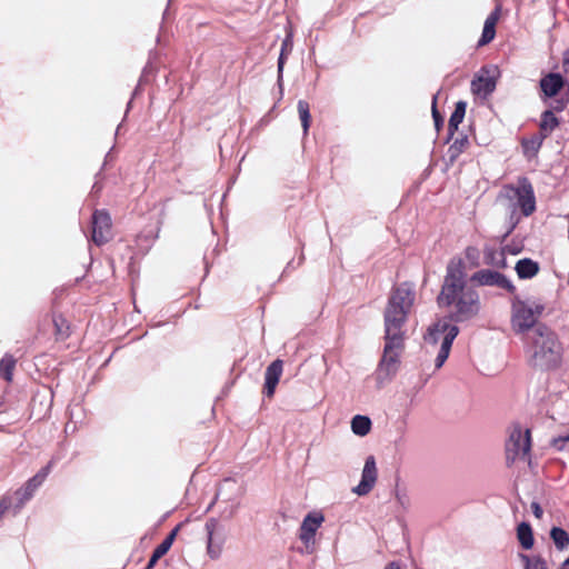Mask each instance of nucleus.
Here are the masks:
<instances>
[{"instance_id":"obj_1","label":"nucleus","mask_w":569,"mask_h":569,"mask_svg":"<svg viewBox=\"0 0 569 569\" xmlns=\"http://www.w3.org/2000/svg\"><path fill=\"white\" fill-rule=\"evenodd\" d=\"M525 353L530 368L549 372L560 368L563 346L558 333L548 325H541L536 333L525 337Z\"/></svg>"},{"instance_id":"obj_2","label":"nucleus","mask_w":569,"mask_h":569,"mask_svg":"<svg viewBox=\"0 0 569 569\" xmlns=\"http://www.w3.org/2000/svg\"><path fill=\"white\" fill-rule=\"evenodd\" d=\"M470 287L467 283L466 263L462 258L453 257L446 267V274L440 292L436 297L440 309L451 308L457 300Z\"/></svg>"},{"instance_id":"obj_3","label":"nucleus","mask_w":569,"mask_h":569,"mask_svg":"<svg viewBox=\"0 0 569 569\" xmlns=\"http://www.w3.org/2000/svg\"><path fill=\"white\" fill-rule=\"evenodd\" d=\"M455 310L438 318L433 323L458 326L460 322L469 321L477 317L481 311L479 292L475 288H469L465 293L457 297L453 306Z\"/></svg>"},{"instance_id":"obj_4","label":"nucleus","mask_w":569,"mask_h":569,"mask_svg":"<svg viewBox=\"0 0 569 569\" xmlns=\"http://www.w3.org/2000/svg\"><path fill=\"white\" fill-rule=\"evenodd\" d=\"M416 292L412 283L402 282L393 287L383 312V319L396 318L399 321H407L410 309L415 302Z\"/></svg>"},{"instance_id":"obj_5","label":"nucleus","mask_w":569,"mask_h":569,"mask_svg":"<svg viewBox=\"0 0 569 569\" xmlns=\"http://www.w3.org/2000/svg\"><path fill=\"white\" fill-rule=\"evenodd\" d=\"M460 333V328L458 326H449V325H439L431 323L426 333L423 335V339L428 345L436 346L439 342L440 335H443L440 349L435 360V368L439 370L446 363L450 356V351L453 345V341Z\"/></svg>"},{"instance_id":"obj_6","label":"nucleus","mask_w":569,"mask_h":569,"mask_svg":"<svg viewBox=\"0 0 569 569\" xmlns=\"http://www.w3.org/2000/svg\"><path fill=\"white\" fill-rule=\"evenodd\" d=\"M510 325L517 336L522 335L527 337L529 333H536L537 328L546 323L537 322L530 306L515 293L511 299Z\"/></svg>"},{"instance_id":"obj_7","label":"nucleus","mask_w":569,"mask_h":569,"mask_svg":"<svg viewBox=\"0 0 569 569\" xmlns=\"http://www.w3.org/2000/svg\"><path fill=\"white\" fill-rule=\"evenodd\" d=\"M500 77L501 71L497 64L482 66L471 80V92L482 99L489 98L495 92Z\"/></svg>"},{"instance_id":"obj_8","label":"nucleus","mask_w":569,"mask_h":569,"mask_svg":"<svg viewBox=\"0 0 569 569\" xmlns=\"http://www.w3.org/2000/svg\"><path fill=\"white\" fill-rule=\"evenodd\" d=\"M516 198L515 202L509 204V208H516L521 211V216L529 217L536 211V196L531 182L528 178L522 177L519 179L518 187H510Z\"/></svg>"},{"instance_id":"obj_9","label":"nucleus","mask_w":569,"mask_h":569,"mask_svg":"<svg viewBox=\"0 0 569 569\" xmlns=\"http://www.w3.org/2000/svg\"><path fill=\"white\" fill-rule=\"evenodd\" d=\"M470 281L480 287H498L511 295H515L517 291L513 282L505 273L495 269H480L472 273Z\"/></svg>"},{"instance_id":"obj_10","label":"nucleus","mask_w":569,"mask_h":569,"mask_svg":"<svg viewBox=\"0 0 569 569\" xmlns=\"http://www.w3.org/2000/svg\"><path fill=\"white\" fill-rule=\"evenodd\" d=\"M323 521L325 516L319 511H310L303 517L299 528V539L305 545L306 553L313 551L316 533Z\"/></svg>"},{"instance_id":"obj_11","label":"nucleus","mask_w":569,"mask_h":569,"mask_svg":"<svg viewBox=\"0 0 569 569\" xmlns=\"http://www.w3.org/2000/svg\"><path fill=\"white\" fill-rule=\"evenodd\" d=\"M406 322L398 319H383L385 335H383V350L385 353L390 351L402 352L405 349V331L402 327Z\"/></svg>"},{"instance_id":"obj_12","label":"nucleus","mask_w":569,"mask_h":569,"mask_svg":"<svg viewBox=\"0 0 569 569\" xmlns=\"http://www.w3.org/2000/svg\"><path fill=\"white\" fill-rule=\"evenodd\" d=\"M509 441L512 445V449L509 448L507 445V455H506V462L507 466H511L516 457L521 452L522 456H530L531 451V433L530 430L527 429L525 433L522 435V431L519 427L515 428L509 437Z\"/></svg>"},{"instance_id":"obj_13","label":"nucleus","mask_w":569,"mask_h":569,"mask_svg":"<svg viewBox=\"0 0 569 569\" xmlns=\"http://www.w3.org/2000/svg\"><path fill=\"white\" fill-rule=\"evenodd\" d=\"M111 216L106 209H96L91 217L92 241L98 246H102L109 241L111 230Z\"/></svg>"},{"instance_id":"obj_14","label":"nucleus","mask_w":569,"mask_h":569,"mask_svg":"<svg viewBox=\"0 0 569 569\" xmlns=\"http://www.w3.org/2000/svg\"><path fill=\"white\" fill-rule=\"evenodd\" d=\"M53 465L54 460H49L34 476L29 478L27 482L17 490L16 495L20 503L29 501L34 496L36 491L42 486L51 472Z\"/></svg>"},{"instance_id":"obj_15","label":"nucleus","mask_w":569,"mask_h":569,"mask_svg":"<svg viewBox=\"0 0 569 569\" xmlns=\"http://www.w3.org/2000/svg\"><path fill=\"white\" fill-rule=\"evenodd\" d=\"M566 86L569 90V81L565 76L560 72H548L539 81L541 100L547 103L559 96Z\"/></svg>"},{"instance_id":"obj_16","label":"nucleus","mask_w":569,"mask_h":569,"mask_svg":"<svg viewBox=\"0 0 569 569\" xmlns=\"http://www.w3.org/2000/svg\"><path fill=\"white\" fill-rule=\"evenodd\" d=\"M400 355L401 352L397 351L385 353V350H382V356L376 370V380L379 385L391 381L396 377L401 362Z\"/></svg>"},{"instance_id":"obj_17","label":"nucleus","mask_w":569,"mask_h":569,"mask_svg":"<svg viewBox=\"0 0 569 569\" xmlns=\"http://www.w3.org/2000/svg\"><path fill=\"white\" fill-rule=\"evenodd\" d=\"M378 478L377 462L372 455H369L363 465L359 483L352 488V492L359 497L368 495L375 487Z\"/></svg>"},{"instance_id":"obj_18","label":"nucleus","mask_w":569,"mask_h":569,"mask_svg":"<svg viewBox=\"0 0 569 569\" xmlns=\"http://www.w3.org/2000/svg\"><path fill=\"white\" fill-rule=\"evenodd\" d=\"M282 371L283 361L279 358L271 361L267 367L264 372V382L262 386V393L266 398H272L274 396Z\"/></svg>"},{"instance_id":"obj_19","label":"nucleus","mask_w":569,"mask_h":569,"mask_svg":"<svg viewBox=\"0 0 569 569\" xmlns=\"http://www.w3.org/2000/svg\"><path fill=\"white\" fill-rule=\"evenodd\" d=\"M183 525L184 522H180L169 531L166 538L153 549L144 569H153L158 561L169 552Z\"/></svg>"},{"instance_id":"obj_20","label":"nucleus","mask_w":569,"mask_h":569,"mask_svg":"<svg viewBox=\"0 0 569 569\" xmlns=\"http://www.w3.org/2000/svg\"><path fill=\"white\" fill-rule=\"evenodd\" d=\"M293 49V36L292 33L286 34L284 39L281 42V48L277 61V86L279 88L280 98L283 94V71L284 66Z\"/></svg>"},{"instance_id":"obj_21","label":"nucleus","mask_w":569,"mask_h":569,"mask_svg":"<svg viewBox=\"0 0 569 569\" xmlns=\"http://www.w3.org/2000/svg\"><path fill=\"white\" fill-rule=\"evenodd\" d=\"M515 271L520 280H530L539 273L540 264L531 258H521L516 262Z\"/></svg>"},{"instance_id":"obj_22","label":"nucleus","mask_w":569,"mask_h":569,"mask_svg":"<svg viewBox=\"0 0 569 569\" xmlns=\"http://www.w3.org/2000/svg\"><path fill=\"white\" fill-rule=\"evenodd\" d=\"M219 522L216 518H209L206 522V531H207V553L210 559H218L221 555V542L214 543V531L218 527Z\"/></svg>"},{"instance_id":"obj_23","label":"nucleus","mask_w":569,"mask_h":569,"mask_svg":"<svg viewBox=\"0 0 569 569\" xmlns=\"http://www.w3.org/2000/svg\"><path fill=\"white\" fill-rule=\"evenodd\" d=\"M516 536L519 546L523 550H531L535 546V535L529 521H521L516 528Z\"/></svg>"},{"instance_id":"obj_24","label":"nucleus","mask_w":569,"mask_h":569,"mask_svg":"<svg viewBox=\"0 0 569 569\" xmlns=\"http://www.w3.org/2000/svg\"><path fill=\"white\" fill-rule=\"evenodd\" d=\"M483 262L487 266L496 267L497 269H506L508 267L507 257L502 249L498 251L495 247H483Z\"/></svg>"},{"instance_id":"obj_25","label":"nucleus","mask_w":569,"mask_h":569,"mask_svg":"<svg viewBox=\"0 0 569 569\" xmlns=\"http://www.w3.org/2000/svg\"><path fill=\"white\" fill-rule=\"evenodd\" d=\"M468 146L469 138L467 134H461L459 138L455 139L447 150V166H452Z\"/></svg>"},{"instance_id":"obj_26","label":"nucleus","mask_w":569,"mask_h":569,"mask_svg":"<svg viewBox=\"0 0 569 569\" xmlns=\"http://www.w3.org/2000/svg\"><path fill=\"white\" fill-rule=\"evenodd\" d=\"M372 428V421L368 416L356 415L351 418V431L359 437L367 436Z\"/></svg>"},{"instance_id":"obj_27","label":"nucleus","mask_w":569,"mask_h":569,"mask_svg":"<svg viewBox=\"0 0 569 569\" xmlns=\"http://www.w3.org/2000/svg\"><path fill=\"white\" fill-rule=\"evenodd\" d=\"M52 323L57 340L63 341L70 337V323L63 315L53 313Z\"/></svg>"},{"instance_id":"obj_28","label":"nucleus","mask_w":569,"mask_h":569,"mask_svg":"<svg viewBox=\"0 0 569 569\" xmlns=\"http://www.w3.org/2000/svg\"><path fill=\"white\" fill-rule=\"evenodd\" d=\"M550 539L559 551H563L569 546V533L560 526H552L549 531Z\"/></svg>"},{"instance_id":"obj_29","label":"nucleus","mask_w":569,"mask_h":569,"mask_svg":"<svg viewBox=\"0 0 569 569\" xmlns=\"http://www.w3.org/2000/svg\"><path fill=\"white\" fill-rule=\"evenodd\" d=\"M543 143V137L538 138L536 134L521 140V148L525 157L528 159L536 157Z\"/></svg>"},{"instance_id":"obj_30","label":"nucleus","mask_w":569,"mask_h":569,"mask_svg":"<svg viewBox=\"0 0 569 569\" xmlns=\"http://www.w3.org/2000/svg\"><path fill=\"white\" fill-rule=\"evenodd\" d=\"M523 563V569H549L546 559L541 555L518 553Z\"/></svg>"},{"instance_id":"obj_31","label":"nucleus","mask_w":569,"mask_h":569,"mask_svg":"<svg viewBox=\"0 0 569 569\" xmlns=\"http://www.w3.org/2000/svg\"><path fill=\"white\" fill-rule=\"evenodd\" d=\"M16 363L17 360L12 355L4 353L0 359V378L7 382H11Z\"/></svg>"},{"instance_id":"obj_32","label":"nucleus","mask_w":569,"mask_h":569,"mask_svg":"<svg viewBox=\"0 0 569 569\" xmlns=\"http://www.w3.org/2000/svg\"><path fill=\"white\" fill-rule=\"evenodd\" d=\"M297 109L299 113V119L301 122V127L303 130V134H308L310 126H311V112H310V104L306 100H299L297 103Z\"/></svg>"},{"instance_id":"obj_33","label":"nucleus","mask_w":569,"mask_h":569,"mask_svg":"<svg viewBox=\"0 0 569 569\" xmlns=\"http://www.w3.org/2000/svg\"><path fill=\"white\" fill-rule=\"evenodd\" d=\"M560 124V119L552 110H545L540 117L539 128L545 131H553Z\"/></svg>"},{"instance_id":"obj_34","label":"nucleus","mask_w":569,"mask_h":569,"mask_svg":"<svg viewBox=\"0 0 569 569\" xmlns=\"http://www.w3.org/2000/svg\"><path fill=\"white\" fill-rule=\"evenodd\" d=\"M438 97H439V91L437 93H435L431 99V116L433 119L435 129L439 133L440 130L443 129L445 117L438 109Z\"/></svg>"},{"instance_id":"obj_35","label":"nucleus","mask_w":569,"mask_h":569,"mask_svg":"<svg viewBox=\"0 0 569 569\" xmlns=\"http://www.w3.org/2000/svg\"><path fill=\"white\" fill-rule=\"evenodd\" d=\"M467 106L468 104L465 100L457 101L455 103V109L449 117V122H451L452 124L456 123V124L460 126V123H462V121L465 119Z\"/></svg>"},{"instance_id":"obj_36","label":"nucleus","mask_w":569,"mask_h":569,"mask_svg":"<svg viewBox=\"0 0 569 569\" xmlns=\"http://www.w3.org/2000/svg\"><path fill=\"white\" fill-rule=\"evenodd\" d=\"M547 102H548L547 110H552V112H555V113L562 112L569 103V94L566 93L562 96H557L556 98L550 99Z\"/></svg>"},{"instance_id":"obj_37","label":"nucleus","mask_w":569,"mask_h":569,"mask_svg":"<svg viewBox=\"0 0 569 569\" xmlns=\"http://www.w3.org/2000/svg\"><path fill=\"white\" fill-rule=\"evenodd\" d=\"M496 33L497 31L495 26L483 23L482 32L478 39L477 47L480 48L489 44L495 39Z\"/></svg>"},{"instance_id":"obj_38","label":"nucleus","mask_w":569,"mask_h":569,"mask_svg":"<svg viewBox=\"0 0 569 569\" xmlns=\"http://www.w3.org/2000/svg\"><path fill=\"white\" fill-rule=\"evenodd\" d=\"M496 33L497 31L495 26L483 23L482 32L478 39L477 47L480 48L489 44L495 39Z\"/></svg>"},{"instance_id":"obj_39","label":"nucleus","mask_w":569,"mask_h":569,"mask_svg":"<svg viewBox=\"0 0 569 569\" xmlns=\"http://www.w3.org/2000/svg\"><path fill=\"white\" fill-rule=\"evenodd\" d=\"M550 447L557 451L569 450V433L565 432L550 440Z\"/></svg>"},{"instance_id":"obj_40","label":"nucleus","mask_w":569,"mask_h":569,"mask_svg":"<svg viewBox=\"0 0 569 569\" xmlns=\"http://www.w3.org/2000/svg\"><path fill=\"white\" fill-rule=\"evenodd\" d=\"M520 219H521V216L518 214V212L516 211V208H512V209L509 208V213H508V217L506 220V230L512 233L515 231V229L517 228V226L519 224Z\"/></svg>"},{"instance_id":"obj_41","label":"nucleus","mask_w":569,"mask_h":569,"mask_svg":"<svg viewBox=\"0 0 569 569\" xmlns=\"http://www.w3.org/2000/svg\"><path fill=\"white\" fill-rule=\"evenodd\" d=\"M106 178V176L103 174V171L102 169H100L96 176H94V182L92 184V188H91V194L92 196H99L100 192L102 191L103 189V183H102V180Z\"/></svg>"},{"instance_id":"obj_42","label":"nucleus","mask_w":569,"mask_h":569,"mask_svg":"<svg viewBox=\"0 0 569 569\" xmlns=\"http://www.w3.org/2000/svg\"><path fill=\"white\" fill-rule=\"evenodd\" d=\"M501 249H502L505 256L506 254L517 256V254L522 252L523 244L522 243H516L512 240L510 243H507L503 247H501Z\"/></svg>"},{"instance_id":"obj_43","label":"nucleus","mask_w":569,"mask_h":569,"mask_svg":"<svg viewBox=\"0 0 569 569\" xmlns=\"http://www.w3.org/2000/svg\"><path fill=\"white\" fill-rule=\"evenodd\" d=\"M500 14H501V4H497L495 7V9L486 18L485 23L496 27L498 20L500 19Z\"/></svg>"},{"instance_id":"obj_44","label":"nucleus","mask_w":569,"mask_h":569,"mask_svg":"<svg viewBox=\"0 0 569 569\" xmlns=\"http://www.w3.org/2000/svg\"><path fill=\"white\" fill-rule=\"evenodd\" d=\"M305 260V254L303 252H301L300 257H299V260L297 262V264H295V260H290L287 266L284 267L283 271H282V274L281 277H284L287 273H289L291 270L296 269L297 267H299Z\"/></svg>"},{"instance_id":"obj_45","label":"nucleus","mask_w":569,"mask_h":569,"mask_svg":"<svg viewBox=\"0 0 569 569\" xmlns=\"http://www.w3.org/2000/svg\"><path fill=\"white\" fill-rule=\"evenodd\" d=\"M530 309L533 313V317L536 318V321L540 322L539 319L546 309L545 305L541 302H536V303H533V306H530Z\"/></svg>"},{"instance_id":"obj_46","label":"nucleus","mask_w":569,"mask_h":569,"mask_svg":"<svg viewBox=\"0 0 569 569\" xmlns=\"http://www.w3.org/2000/svg\"><path fill=\"white\" fill-rule=\"evenodd\" d=\"M458 129H459L458 124H456V123L452 124L451 122L448 121V131H447V136L443 139L445 144L449 143L453 139V136L456 134Z\"/></svg>"},{"instance_id":"obj_47","label":"nucleus","mask_w":569,"mask_h":569,"mask_svg":"<svg viewBox=\"0 0 569 569\" xmlns=\"http://www.w3.org/2000/svg\"><path fill=\"white\" fill-rule=\"evenodd\" d=\"M530 509H531L532 515L537 519H541L542 518L543 509H542L541 505L538 501H532L531 505H530Z\"/></svg>"},{"instance_id":"obj_48","label":"nucleus","mask_w":569,"mask_h":569,"mask_svg":"<svg viewBox=\"0 0 569 569\" xmlns=\"http://www.w3.org/2000/svg\"><path fill=\"white\" fill-rule=\"evenodd\" d=\"M562 66L565 72H569V49L563 51Z\"/></svg>"},{"instance_id":"obj_49","label":"nucleus","mask_w":569,"mask_h":569,"mask_svg":"<svg viewBox=\"0 0 569 569\" xmlns=\"http://www.w3.org/2000/svg\"><path fill=\"white\" fill-rule=\"evenodd\" d=\"M112 150H113V148H111V149L107 152V154H106V157H104V161H103V163H102V166H101V168H100V169H102V171L104 170V168L107 167V164H108L110 161H112V160H113Z\"/></svg>"},{"instance_id":"obj_50","label":"nucleus","mask_w":569,"mask_h":569,"mask_svg":"<svg viewBox=\"0 0 569 569\" xmlns=\"http://www.w3.org/2000/svg\"><path fill=\"white\" fill-rule=\"evenodd\" d=\"M385 569H401V563L398 560H393L387 563Z\"/></svg>"},{"instance_id":"obj_51","label":"nucleus","mask_w":569,"mask_h":569,"mask_svg":"<svg viewBox=\"0 0 569 569\" xmlns=\"http://www.w3.org/2000/svg\"><path fill=\"white\" fill-rule=\"evenodd\" d=\"M220 495H221V490L219 489V490L216 492L214 498L212 499V501H211V502L209 503V506L207 507L206 512H208V511H210V510H211V508L214 506V503H216V502H217V500L219 499Z\"/></svg>"},{"instance_id":"obj_52","label":"nucleus","mask_w":569,"mask_h":569,"mask_svg":"<svg viewBox=\"0 0 569 569\" xmlns=\"http://www.w3.org/2000/svg\"><path fill=\"white\" fill-rule=\"evenodd\" d=\"M142 87L143 86L137 84L134 87L132 93H131V97L136 99L139 94H141L142 93Z\"/></svg>"},{"instance_id":"obj_53","label":"nucleus","mask_w":569,"mask_h":569,"mask_svg":"<svg viewBox=\"0 0 569 569\" xmlns=\"http://www.w3.org/2000/svg\"><path fill=\"white\" fill-rule=\"evenodd\" d=\"M8 508L9 505L4 500H0V518L4 515Z\"/></svg>"},{"instance_id":"obj_54","label":"nucleus","mask_w":569,"mask_h":569,"mask_svg":"<svg viewBox=\"0 0 569 569\" xmlns=\"http://www.w3.org/2000/svg\"><path fill=\"white\" fill-rule=\"evenodd\" d=\"M171 0H168L167 8L163 11L162 20L166 21L170 17L169 7H170Z\"/></svg>"},{"instance_id":"obj_55","label":"nucleus","mask_w":569,"mask_h":569,"mask_svg":"<svg viewBox=\"0 0 569 569\" xmlns=\"http://www.w3.org/2000/svg\"><path fill=\"white\" fill-rule=\"evenodd\" d=\"M550 133H551V131H545V130L539 128V132L536 133V136L538 138H542L543 137V140H545V139H547L549 137Z\"/></svg>"},{"instance_id":"obj_56","label":"nucleus","mask_w":569,"mask_h":569,"mask_svg":"<svg viewBox=\"0 0 569 569\" xmlns=\"http://www.w3.org/2000/svg\"><path fill=\"white\" fill-rule=\"evenodd\" d=\"M153 69L152 67L150 66V63H147L143 69H142V72L143 74H146V77H148L150 73H152Z\"/></svg>"},{"instance_id":"obj_57","label":"nucleus","mask_w":569,"mask_h":569,"mask_svg":"<svg viewBox=\"0 0 569 569\" xmlns=\"http://www.w3.org/2000/svg\"><path fill=\"white\" fill-rule=\"evenodd\" d=\"M133 100H134V98L130 97L129 101L127 102L124 118L127 117V114L131 110Z\"/></svg>"},{"instance_id":"obj_58","label":"nucleus","mask_w":569,"mask_h":569,"mask_svg":"<svg viewBox=\"0 0 569 569\" xmlns=\"http://www.w3.org/2000/svg\"><path fill=\"white\" fill-rule=\"evenodd\" d=\"M511 232L509 231H505L500 237H499V242L500 243H503L509 237H510Z\"/></svg>"},{"instance_id":"obj_59","label":"nucleus","mask_w":569,"mask_h":569,"mask_svg":"<svg viewBox=\"0 0 569 569\" xmlns=\"http://www.w3.org/2000/svg\"><path fill=\"white\" fill-rule=\"evenodd\" d=\"M148 82L146 74L141 73L137 84L144 86Z\"/></svg>"},{"instance_id":"obj_60","label":"nucleus","mask_w":569,"mask_h":569,"mask_svg":"<svg viewBox=\"0 0 569 569\" xmlns=\"http://www.w3.org/2000/svg\"><path fill=\"white\" fill-rule=\"evenodd\" d=\"M569 560V556L563 560V562L560 565L559 569H569V565L566 566L567 561Z\"/></svg>"},{"instance_id":"obj_61","label":"nucleus","mask_w":569,"mask_h":569,"mask_svg":"<svg viewBox=\"0 0 569 569\" xmlns=\"http://www.w3.org/2000/svg\"><path fill=\"white\" fill-rule=\"evenodd\" d=\"M234 480L231 478V477H227L224 478L223 482H233Z\"/></svg>"},{"instance_id":"obj_62","label":"nucleus","mask_w":569,"mask_h":569,"mask_svg":"<svg viewBox=\"0 0 569 569\" xmlns=\"http://www.w3.org/2000/svg\"><path fill=\"white\" fill-rule=\"evenodd\" d=\"M110 360H111V356L107 360H104V362L102 363L101 367L102 368L106 367L110 362Z\"/></svg>"},{"instance_id":"obj_63","label":"nucleus","mask_w":569,"mask_h":569,"mask_svg":"<svg viewBox=\"0 0 569 569\" xmlns=\"http://www.w3.org/2000/svg\"><path fill=\"white\" fill-rule=\"evenodd\" d=\"M120 128H121V123L117 127L116 134H118Z\"/></svg>"},{"instance_id":"obj_64","label":"nucleus","mask_w":569,"mask_h":569,"mask_svg":"<svg viewBox=\"0 0 569 569\" xmlns=\"http://www.w3.org/2000/svg\"><path fill=\"white\" fill-rule=\"evenodd\" d=\"M559 461H560V463H561L562 468H565V467H566V462H565V461H562V460H559Z\"/></svg>"}]
</instances>
